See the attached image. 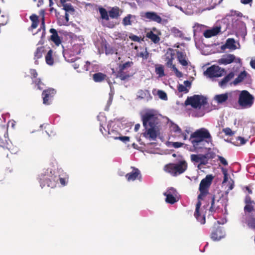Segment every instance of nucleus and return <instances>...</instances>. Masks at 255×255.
<instances>
[{"label": "nucleus", "instance_id": "9b49d317", "mask_svg": "<svg viewBox=\"0 0 255 255\" xmlns=\"http://www.w3.org/2000/svg\"><path fill=\"white\" fill-rule=\"evenodd\" d=\"M181 159L177 163H174V169L176 176L184 173L187 169L188 165L187 162L183 159L182 156Z\"/></svg>", "mask_w": 255, "mask_h": 255}, {"label": "nucleus", "instance_id": "338daca9", "mask_svg": "<svg viewBox=\"0 0 255 255\" xmlns=\"http://www.w3.org/2000/svg\"><path fill=\"white\" fill-rule=\"evenodd\" d=\"M253 0H241V1L242 3L244 4H247L252 2Z\"/></svg>", "mask_w": 255, "mask_h": 255}, {"label": "nucleus", "instance_id": "423d86ee", "mask_svg": "<svg viewBox=\"0 0 255 255\" xmlns=\"http://www.w3.org/2000/svg\"><path fill=\"white\" fill-rule=\"evenodd\" d=\"M207 103V99L203 96L198 95L188 97L185 101L186 106L191 105L194 109H200L202 106H204Z\"/></svg>", "mask_w": 255, "mask_h": 255}, {"label": "nucleus", "instance_id": "c756f323", "mask_svg": "<svg viewBox=\"0 0 255 255\" xmlns=\"http://www.w3.org/2000/svg\"><path fill=\"white\" fill-rule=\"evenodd\" d=\"M247 75V73L246 71H244L241 72L240 74L238 76V77L234 80L233 81V84L234 85H237L239 83L242 82L244 79L246 77Z\"/></svg>", "mask_w": 255, "mask_h": 255}, {"label": "nucleus", "instance_id": "774afa93", "mask_svg": "<svg viewBox=\"0 0 255 255\" xmlns=\"http://www.w3.org/2000/svg\"><path fill=\"white\" fill-rule=\"evenodd\" d=\"M250 65L251 67L255 69V59H252L250 62Z\"/></svg>", "mask_w": 255, "mask_h": 255}, {"label": "nucleus", "instance_id": "5fc2aeb1", "mask_svg": "<svg viewBox=\"0 0 255 255\" xmlns=\"http://www.w3.org/2000/svg\"><path fill=\"white\" fill-rule=\"evenodd\" d=\"M171 145L172 147L175 148H178L184 145V143L180 142H171Z\"/></svg>", "mask_w": 255, "mask_h": 255}, {"label": "nucleus", "instance_id": "f8f14e48", "mask_svg": "<svg viewBox=\"0 0 255 255\" xmlns=\"http://www.w3.org/2000/svg\"><path fill=\"white\" fill-rule=\"evenodd\" d=\"M246 205L244 207V212L246 213L251 214L255 210V202L253 200L249 195H246L244 200Z\"/></svg>", "mask_w": 255, "mask_h": 255}, {"label": "nucleus", "instance_id": "ea45409f", "mask_svg": "<svg viewBox=\"0 0 255 255\" xmlns=\"http://www.w3.org/2000/svg\"><path fill=\"white\" fill-rule=\"evenodd\" d=\"M149 53L148 52L146 47H145L143 51L137 52L136 54V56L137 57H141L143 60L147 59L149 57Z\"/></svg>", "mask_w": 255, "mask_h": 255}, {"label": "nucleus", "instance_id": "8fccbe9b", "mask_svg": "<svg viewBox=\"0 0 255 255\" xmlns=\"http://www.w3.org/2000/svg\"><path fill=\"white\" fill-rule=\"evenodd\" d=\"M171 130L175 132L181 133V129L176 124H173L171 126Z\"/></svg>", "mask_w": 255, "mask_h": 255}, {"label": "nucleus", "instance_id": "1a4fd4ad", "mask_svg": "<svg viewBox=\"0 0 255 255\" xmlns=\"http://www.w3.org/2000/svg\"><path fill=\"white\" fill-rule=\"evenodd\" d=\"M175 56V50L172 48H169L167 49L166 52L164 54V59L165 61L166 66L170 68H172L175 65L173 64V61Z\"/></svg>", "mask_w": 255, "mask_h": 255}, {"label": "nucleus", "instance_id": "c85d7f7f", "mask_svg": "<svg viewBox=\"0 0 255 255\" xmlns=\"http://www.w3.org/2000/svg\"><path fill=\"white\" fill-rule=\"evenodd\" d=\"M29 18L31 21H32V24L30 27L29 28V30H32L33 29L36 28L38 25V16L35 14H33L30 16Z\"/></svg>", "mask_w": 255, "mask_h": 255}, {"label": "nucleus", "instance_id": "f03ea898", "mask_svg": "<svg viewBox=\"0 0 255 255\" xmlns=\"http://www.w3.org/2000/svg\"><path fill=\"white\" fill-rule=\"evenodd\" d=\"M213 179L214 176L212 174H208L201 181L199 185V190L200 194L198 196V201L196 205L194 216L202 224H204L205 223V217L204 215L201 216L200 214L199 210L201 206V200L203 199L204 197L209 194V189Z\"/></svg>", "mask_w": 255, "mask_h": 255}, {"label": "nucleus", "instance_id": "58836bf2", "mask_svg": "<svg viewBox=\"0 0 255 255\" xmlns=\"http://www.w3.org/2000/svg\"><path fill=\"white\" fill-rule=\"evenodd\" d=\"M69 21V14L67 12L65 13V15L60 17L58 20V23L60 25H66Z\"/></svg>", "mask_w": 255, "mask_h": 255}, {"label": "nucleus", "instance_id": "a878e982", "mask_svg": "<svg viewBox=\"0 0 255 255\" xmlns=\"http://www.w3.org/2000/svg\"><path fill=\"white\" fill-rule=\"evenodd\" d=\"M234 77V73L233 72L229 73L221 81L219 82V85L221 87H224Z\"/></svg>", "mask_w": 255, "mask_h": 255}, {"label": "nucleus", "instance_id": "c9c22d12", "mask_svg": "<svg viewBox=\"0 0 255 255\" xmlns=\"http://www.w3.org/2000/svg\"><path fill=\"white\" fill-rule=\"evenodd\" d=\"M211 207L209 209V212L211 213V214L214 213L216 210L220 208V207L219 206H216L215 205V196L214 195H211Z\"/></svg>", "mask_w": 255, "mask_h": 255}, {"label": "nucleus", "instance_id": "e433bc0d", "mask_svg": "<svg viewBox=\"0 0 255 255\" xmlns=\"http://www.w3.org/2000/svg\"><path fill=\"white\" fill-rule=\"evenodd\" d=\"M133 62L132 61H128L122 64H120L119 69L129 71L128 70L133 66Z\"/></svg>", "mask_w": 255, "mask_h": 255}, {"label": "nucleus", "instance_id": "0e129e2a", "mask_svg": "<svg viewBox=\"0 0 255 255\" xmlns=\"http://www.w3.org/2000/svg\"><path fill=\"white\" fill-rule=\"evenodd\" d=\"M184 86L187 88V87H191V83L188 81V80H186V81H184Z\"/></svg>", "mask_w": 255, "mask_h": 255}, {"label": "nucleus", "instance_id": "a19ab883", "mask_svg": "<svg viewBox=\"0 0 255 255\" xmlns=\"http://www.w3.org/2000/svg\"><path fill=\"white\" fill-rule=\"evenodd\" d=\"M104 47L106 55L113 54L115 52L114 48L111 46L108 43L106 42L104 45Z\"/></svg>", "mask_w": 255, "mask_h": 255}, {"label": "nucleus", "instance_id": "9d476101", "mask_svg": "<svg viewBox=\"0 0 255 255\" xmlns=\"http://www.w3.org/2000/svg\"><path fill=\"white\" fill-rule=\"evenodd\" d=\"M56 92V91L52 88H49L44 90L42 93L43 103L45 105H49L53 100Z\"/></svg>", "mask_w": 255, "mask_h": 255}, {"label": "nucleus", "instance_id": "412c9836", "mask_svg": "<svg viewBox=\"0 0 255 255\" xmlns=\"http://www.w3.org/2000/svg\"><path fill=\"white\" fill-rule=\"evenodd\" d=\"M177 59L179 62L183 66H187L188 65V62L187 60V56L185 53L176 50Z\"/></svg>", "mask_w": 255, "mask_h": 255}, {"label": "nucleus", "instance_id": "c03bdc74", "mask_svg": "<svg viewBox=\"0 0 255 255\" xmlns=\"http://www.w3.org/2000/svg\"><path fill=\"white\" fill-rule=\"evenodd\" d=\"M129 38L133 41L138 42H140L141 41L143 40V39H141V38L138 37V36H136L131 33L129 35Z\"/></svg>", "mask_w": 255, "mask_h": 255}, {"label": "nucleus", "instance_id": "37998d69", "mask_svg": "<svg viewBox=\"0 0 255 255\" xmlns=\"http://www.w3.org/2000/svg\"><path fill=\"white\" fill-rule=\"evenodd\" d=\"M63 9L65 10V12H74V9L71 3H67L64 5Z\"/></svg>", "mask_w": 255, "mask_h": 255}, {"label": "nucleus", "instance_id": "bf43d9fd", "mask_svg": "<svg viewBox=\"0 0 255 255\" xmlns=\"http://www.w3.org/2000/svg\"><path fill=\"white\" fill-rule=\"evenodd\" d=\"M221 28L220 27H216L212 29L214 36L217 35L220 32Z\"/></svg>", "mask_w": 255, "mask_h": 255}, {"label": "nucleus", "instance_id": "4468645a", "mask_svg": "<svg viewBox=\"0 0 255 255\" xmlns=\"http://www.w3.org/2000/svg\"><path fill=\"white\" fill-rule=\"evenodd\" d=\"M145 18H146L150 21L156 22L158 23H161L162 22L161 17L157 14L156 12L154 11H147L144 13L142 15Z\"/></svg>", "mask_w": 255, "mask_h": 255}, {"label": "nucleus", "instance_id": "473e14b6", "mask_svg": "<svg viewBox=\"0 0 255 255\" xmlns=\"http://www.w3.org/2000/svg\"><path fill=\"white\" fill-rule=\"evenodd\" d=\"M132 18H135V16L134 15H132L130 14H128L126 16H125L122 21V23L124 26L130 25L132 24L131 19Z\"/></svg>", "mask_w": 255, "mask_h": 255}, {"label": "nucleus", "instance_id": "69168bd1", "mask_svg": "<svg viewBox=\"0 0 255 255\" xmlns=\"http://www.w3.org/2000/svg\"><path fill=\"white\" fill-rule=\"evenodd\" d=\"M35 2H37V6L38 7L40 6L43 3V0H33Z\"/></svg>", "mask_w": 255, "mask_h": 255}, {"label": "nucleus", "instance_id": "2f4dec72", "mask_svg": "<svg viewBox=\"0 0 255 255\" xmlns=\"http://www.w3.org/2000/svg\"><path fill=\"white\" fill-rule=\"evenodd\" d=\"M53 51L50 49L45 55V61L49 65H52L54 63V59L52 57Z\"/></svg>", "mask_w": 255, "mask_h": 255}, {"label": "nucleus", "instance_id": "0eeeda50", "mask_svg": "<svg viewBox=\"0 0 255 255\" xmlns=\"http://www.w3.org/2000/svg\"><path fill=\"white\" fill-rule=\"evenodd\" d=\"M254 97L248 91H242L239 95L238 103L243 108L252 107L254 103Z\"/></svg>", "mask_w": 255, "mask_h": 255}, {"label": "nucleus", "instance_id": "a211bd4d", "mask_svg": "<svg viewBox=\"0 0 255 255\" xmlns=\"http://www.w3.org/2000/svg\"><path fill=\"white\" fill-rule=\"evenodd\" d=\"M161 34L154 33L153 31H149L146 32V37L151 40L154 44H158L160 41V36Z\"/></svg>", "mask_w": 255, "mask_h": 255}, {"label": "nucleus", "instance_id": "20e7f679", "mask_svg": "<svg viewBox=\"0 0 255 255\" xmlns=\"http://www.w3.org/2000/svg\"><path fill=\"white\" fill-rule=\"evenodd\" d=\"M58 178L56 176L53 175L52 169H47L44 173H41L39 175V182L41 188L45 186L53 188L56 187Z\"/></svg>", "mask_w": 255, "mask_h": 255}, {"label": "nucleus", "instance_id": "f3484780", "mask_svg": "<svg viewBox=\"0 0 255 255\" xmlns=\"http://www.w3.org/2000/svg\"><path fill=\"white\" fill-rule=\"evenodd\" d=\"M49 32L52 34L50 36V40L54 43V44L59 46L61 43V40L58 34L57 30L54 28H51Z\"/></svg>", "mask_w": 255, "mask_h": 255}, {"label": "nucleus", "instance_id": "79ce46f5", "mask_svg": "<svg viewBox=\"0 0 255 255\" xmlns=\"http://www.w3.org/2000/svg\"><path fill=\"white\" fill-rule=\"evenodd\" d=\"M108 133L110 135L109 137L114 139H118V137L121 135V133L117 130L114 129H109Z\"/></svg>", "mask_w": 255, "mask_h": 255}, {"label": "nucleus", "instance_id": "864d4df0", "mask_svg": "<svg viewBox=\"0 0 255 255\" xmlns=\"http://www.w3.org/2000/svg\"><path fill=\"white\" fill-rule=\"evenodd\" d=\"M222 171H223V173L224 174V179H223V183H224L227 182L228 180V174L227 169L223 168Z\"/></svg>", "mask_w": 255, "mask_h": 255}, {"label": "nucleus", "instance_id": "052dcab7", "mask_svg": "<svg viewBox=\"0 0 255 255\" xmlns=\"http://www.w3.org/2000/svg\"><path fill=\"white\" fill-rule=\"evenodd\" d=\"M237 140H239L240 141V144L243 145L246 143V140L244 139V138L241 137V136H238L237 137Z\"/></svg>", "mask_w": 255, "mask_h": 255}, {"label": "nucleus", "instance_id": "6e6d98bb", "mask_svg": "<svg viewBox=\"0 0 255 255\" xmlns=\"http://www.w3.org/2000/svg\"><path fill=\"white\" fill-rule=\"evenodd\" d=\"M218 158L219 160L223 165H224V166L228 165V163L224 157L220 155H218Z\"/></svg>", "mask_w": 255, "mask_h": 255}, {"label": "nucleus", "instance_id": "5701e85b", "mask_svg": "<svg viewBox=\"0 0 255 255\" xmlns=\"http://www.w3.org/2000/svg\"><path fill=\"white\" fill-rule=\"evenodd\" d=\"M108 79L107 75L102 72H98L93 75V79L96 83H101Z\"/></svg>", "mask_w": 255, "mask_h": 255}, {"label": "nucleus", "instance_id": "f704fd0d", "mask_svg": "<svg viewBox=\"0 0 255 255\" xmlns=\"http://www.w3.org/2000/svg\"><path fill=\"white\" fill-rule=\"evenodd\" d=\"M155 72L160 77H162L165 76L164 67L162 65H155Z\"/></svg>", "mask_w": 255, "mask_h": 255}, {"label": "nucleus", "instance_id": "6e6552de", "mask_svg": "<svg viewBox=\"0 0 255 255\" xmlns=\"http://www.w3.org/2000/svg\"><path fill=\"white\" fill-rule=\"evenodd\" d=\"M225 70L224 68H222L217 65H212L208 67L204 72V75L210 78L214 77H220L222 76Z\"/></svg>", "mask_w": 255, "mask_h": 255}, {"label": "nucleus", "instance_id": "49530a36", "mask_svg": "<svg viewBox=\"0 0 255 255\" xmlns=\"http://www.w3.org/2000/svg\"><path fill=\"white\" fill-rule=\"evenodd\" d=\"M158 96L159 97L163 100H167V96L166 93L163 91L159 90L157 92Z\"/></svg>", "mask_w": 255, "mask_h": 255}, {"label": "nucleus", "instance_id": "4be33fe9", "mask_svg": "<svg viewBox=\"0 0 255 255\" xmlns=\"http://www.w3.org/2000/svg\"><path fill=\"white\" fill-rule=\"evenodd\" d=\"M121 10L118 6H114L111 8L109 11V16L111 18H118L122 13Z\"/></svg>", "mask_w": 255, "mask_h": 255}, {"label": "nucleus", "instance_id": "f257e3e1", "mask_svg": "<svg viewBox=\"0 0 255 255\" xmlns=\"http://www.w3.org/2000/svg\"><path fill=\"white\" fill-rule=\"evenodd\" d=\"M143 126L146 129L143 136L151 140L156 139L160 133V120L158 115L152 111L145 113L141 117Z\"/></svg>", "mask_w": 255, "mask_h": 255}, {"label": "nucleus", "instance_id": "603ef678", "mask_svg": "<svg viewBox=\"0 0 255 255\" xmlns=\"http://www.w3.org/2000/svg\"><path fill=\"white\" fill-rule=\"evenodd\" d=\"M223 131L225 133L226 135L232 136L234 134V132L232 131L231 129L229 128H226L223 129Z\"/></svg>", "mask_w": 255, "mask_h": 255}, {"label": "nucleus", "instance_id": "39448f33", "mask_svg": "<svg viewBox=\"0 0 255 255\" xmlns=\"http://www.w3.org/2000/svg\"><path fill=\"white\" fill-rule=\"evenodd\" d=\"M215 157L216 153L213 151H209L205 154H192L190 156L191 160L194 164L199 163L197 165L198 169H201L203 168V165H205L208 163L209 159H213Z\"/></svg>", "mask_w": 255, "mask_h": 255}, {"label": "nucleus", "instance_id": "a18cd8bd", "mask_svg": "<svg viewBox=\"0 0 255 255\" xmlns=\"http://www.w3.org/2000/svg\"><path fill=\"white\" fill-rule=\"evenodd\" d=\"M169 194L172 195H177L178 192L175 188L170 187L167 189L166 192L163 193V194Z\"/></svg>", "mask_w": 255, "mask_h": 255}, {"label": "nucleus", "instance_id": "13d9d810", "mask_svg": "<svg viewBox=\"0 0 255 255\" xmlns=\"http://www.w3.org/2000/svg\"><path fill=\"white\" fill-rule=\"evenodd\" d=\"M171 69L175 73L177 77H181L182 76V73L177 69L176 66H173V67Z\"/></svg>", "mask_w": 255, "mask_h": 255}, {"label": "nucleus", "instance_id": "dca6fc26", "mask_svg": "<svg viewBox=\"0 0 255 255\" xmlns=\"http://www.w3.org/2000/svg\"><path fill=\"white\" fill-rule=\"evenodd\" d=\"M132 74L129 72V71H126L119 69V70L116 73V78L120 79L122 81L128 80Z\"/></svg>", "mask_w": 255, "mask_h": 255}, {"label": "nucleus", "instance_id": "e2e57ef3", "mask_svg": "<svg viewBox=\"0 0 255 255\" xmlns=\"http://www.w3.org/2000/svg\"><path fill=\"white\" fill-rule=\"evenodd\" d=\"M59 181L61 184L63 186H65L66 184V179L64 178H59Z\"/></svg>", "mask_w": 255, "mask_h": 255}, {"label": "nucleus", "instance_id": "4c0bfd02", "mask_svg": "<svg viewBox=\"0 0 255 255\" xmlns=\"http://www.w3.org/2000/svg\"><path fill=\"white\" fill-rule=\"evenodd\" d=\"M99 13L101 15V18L102 19L106 20H109V16L106 9L102 7L99 8Z\"/></svg>", "mask_w": 255, "mask_h": 255}, {"label": "nucleus", "instance_id": "6ab92c4d", "mask_svg": "<svg viewBox=\"0 0 255 255\" xmlns=\"http://www.w3.org/2000/svg\"><path fill=\"white\" fill-rule=\"evenodd\" d=\"M45 47L43 46L38 47L34 53V59L35 64H38V60L41 58L45 53Z\"/></svg>", "mask_w": 255, "mask_h": 255}, {"label": "nucleus", "instance_id": "3c124183", "mask_svg": "<svg viewBox=\"0 0 255 255\" xmlns=\"http://www.w3.org/2000/svg\"><path fill=\"white\" fill-rule=\"evenodd\" d=\"M204 36L206 38H210L214 36L212 29H208L204 31Z\"/></svg>", "mask_w": 255, "mask_h": 255}, {"label": "nucleus", "instance_id": "680f3d73", "mask_svg": "<svg viewBox=\"0 0 255 255\" xmlns=\"http://www.w3.org/2000/svg\"><path fill=\"white\" fill-rule=\"evenodd\" d=\"M150 31H153L154 33H157L158 34H161V32L160 30L157 29L156 27H152Z\"/></svg>", "mask_w": 255, "mask_h": 255}, {"label": "nucleus", "instance_id": "72a5a7b5", "mask_svg": "<svg viewBox=\"0 0 255 255\" xmlns=\"http://www.w3.org/2000/svg\"><path fill=\"white\" fill-rule=\"evenodd\" d=\"M224 46L226 47L227 48L233 50H235L237 48L236 46L235 45V41L233 38H228Z\"/></svg>", "mask_w": 255, "mask_h": 255}, {"label": "nucleus", "instance_id": "bb28decb", "mask_svg": "<svg viewBox=\"0 0 255 255\" xmlns=\"http://www.w3.org/2000/svg\"><path fill=\"white\" fill-rule=\"evenodd\" d=\"M164 170L167 173H170L173 176H176V172L174 169V163H169L164 166Z\"/></svg>", "mask_w": 255, "mask_h": 255}, {"label": "nucleus", "instance_id": "393cba45", "mask_svg": "<svg viewBox=\"0 0 255 255\" xmlns=\"http://www.w3.org/2000/svg\"><path fill=\"white\" fill-rule=\"evenodd\" d=\"M42 30V34L41 36V40L38 42V44H43L44 41V38L45 37L46 35V30H45V20H44V17H43L42 18L41 23L40 25V28H39L38 30V32L41 31V30Z\"/></svg>", "mask_w": 255, "mask_h": 255}, {"label": "nucleus", "instance_id": "de8ad7c7", "mask_svg": "<svg viewBox=\"0 0 255 255\" xmlns=\"http://www.w3.org/2000/svg\"><path fill=\"white\" fill-rule=\"evenodd\" d=\"M178 91L179 92H184L185 93H187L189 92V90L182 84H179L177 87Z\"/></svg>", "mask_w": 255, "mask_h": 255}, {"label": "nucleus", "instance_id": "7c9ffc66", "mask_svg": "<svg viewBox=\"0 0 255 255\" xmlns=\"http://www.w3.org/2000/svg\"><path fill=\"white\" fill-rule=\"evenodd\" d=\"M163 195L166 196L165 201L167 203L173 204L178 201V199H176L177 195H172L169 194H163Z\"/></svg>", "mask_w": 255, "mask_h": 255}, {"label": "nucleus", "instance_id": "7ed1b4c3", "mask_svg": "<svg viewBox=\"0 0 255 255\" xmlns=\"http://www.w3.org/2000/svg\"><path fill=\"white\" fill-rule=\"evenodd\" d=\"M205 139H208V142H212V136L208 130L205 128H201L193 132L190 137V140L195 148H200V146L202 142Z\"/></svg>", "mask_w": 255, "mask_h": 255}, {"label": "nucleus", "instance_id": "aec40b11", "mask_svg": "<svg viewBox=\"0 0 255 255\" xmlns=\"http://www.w3.org/2000/svg\"><path fill=\"white\" fill-rule=\"evenodd\" d=\"M211 238L214 241H219L223 237L222 230L220 228H217L214 230L211 234Z\"/></svg>", "mask_w": 255, "mask_h": 255}, {"label": "nucleus", "instance_id": "cd10ccee", "mask_svg": "<svg viewBox=\"0 0 255 255\" xmlns=\"http://www.w3.org/2000/svg\"><path fill=\"white\" fill-rule=\"evenodd\" d=\"M228 99V94L227 93L217 95L214 97V100L218 103H223L225 102Z\"/></svg>", "mask_w": 255, "mask_h": 255}, {"label": "nucleus", "instance_id": "2eb2a0df", "mask_svg": "<svg viewBox=\"0 0 255 255\" xmlns=\"http://www.w3.org/2000/svg\"><path fill=\"white\" fill-rule=\"evenodd\" d=\"M30 74L31 76V78L32 80V83H34L37 86L38 89L41 90L42 89V88L41 87L42 82L41 81L40 79L37 78L38 73L36 70L30 69Z\"/></svg>", "mask_w": 255, "mask_h": 255}, {"label": "nucleus", "instance_id": "ddd939ff", "mask_svg": "<svg viewBox=\"0 0 255 255\" xmlns=\"http://www.w3.org/2000/svg\"><path fill=\"white\" fill-rule=\"evenodd\" d=\"M132 170L131 172L127 173L126 175V178L128 181H133L136 179L141 180V174L139 170L134 167H131Z\"/></svg>", "mask_w": 255, "mask_h": 255}, {"label": "nucleus", "instance_id": "b1692460", "mask_svg": "<svg viewBox=\"0 0 255 255\" xmlns=\"http://www.w3.org/2000/svg\"><path fill=\"white\" fill-rule=\"evenodd\" d=\"M236 59L234 55L229 54L225 56V57L219 60V62L221 64L227 65L232 63Z\"/></svg>", "mask_w": 255, "mask_h": 255}, {"label": "nucleus", "instance_id": "4d7b16f0", "mask_svg": "<svg viewBox=\"0 0 255 255\" xmlns=\"http://www.w3.org/2000/svg\"><path fill=\"white\" fill-rule=\"evenodd\" d=\"M118 139H119L124 142H127L129 141V137L127 136H121L120 135L118 137Z\"/></svg>", "mask_w": 255, "mask_h": 255}, {"label": "nucleus", "instance_id": "09e8293b", "mask_svg": "<svg viewBox=\"0 0 255 255\" xmlns=\"http://www.w3.org/2000/svg\"><path fill=\"white\" fill-rule=\"evenodd\" d=\"M146 94L150 96V94L148 91L140 90L138 92V97L140 99H143L145 97Z\"/></svg>", "mask_w": 255, "mask_h": 255}]
</instances>
